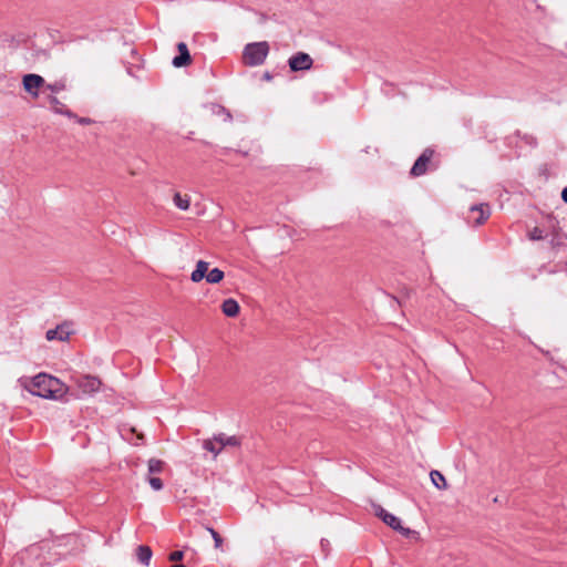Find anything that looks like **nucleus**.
I'll list each match as a JSON object with an SVG mask.
<instances>
[{"instance_id": "nucleus-11", "label": "nucleus", "mask_w": 567, "mask_h": 567, "mask_svg": "<svg viewBox=\"0 0 567 567\" xmlns=\"http://www.w3.org/2000/svg\"><path fill=\"white\" fill-rule=\"evenodd\" d=\"M47 101L51 107V110L56 113V114H61V115H65L68 117H76V114H74L70 109H68V106L65 104H63L58 97L56 95H53V94H48L47 95Z\"/></svg>"}, {"instance_id": "nucleus-25", "label": "nucleus", "mask_w": 567, "mask_h": 567, "mask_svg": "<svg viewBox=\"0 0 567 567\" xmlns=\"http://www.w3.org/2000/svg\"><path fill=\"white\" fill-rule=\"evenodd\" d=\"M34 551H37V547L34 546L27 548L25 550L18 554V556L16 557V561H20L22 564L25 560L27 556L33 554Z\"/></svg>"}, {"instance_id": "nucleus-21", "label": "nucleus", "mask_w": 567, "mask_h": 567, "mask_svg": "<svg viewBox=\"0 0 567 567\" xmlns=\"http://www.w3.org/2000/svg\"><path fill=\"white\" fill-rule=\"evenodd\" d=\"M164 462L157 458H151L148 461V473L156 474L163 471Z\"/></svg>"}, {"instance_id": "nucleus-30", "label": "nucleus", "mask_w": 567, "mask_h": 567, "mask_svg": "<svg viewBox=\"0 0 567 567\" xmlns=\"http://www.w3.org/2000/svg\"><path fill=\"white\" fill-rule=\"evenodd\" d=\"M561 198L565 203H567V186L561 192Z\"/></svg>"}, {"instance_id": "nucleus-1", "label": "nucleus", "mask_w": 567, "mask_h": 567, "mask_svg": "<svg viewBox=\"0 0 567 567\" xmlns=\"http://www.w3.org/2000/svg\"><path fill=\"white\" fill-rule=\"evenodd\" d=\"M21 384L31 394L49 400H62L69 392L66 384L47 373H39L33 378L23 379Z\"/></svg>"}, {"instance_id": "nucleus-9", "label": "nucleus", "mask_w": 567, "mask_h": 567, "mask_svg": "<svg viewBox=\"0 0 567 567\" xmlns=\"http://www.w3.org/2000/svg\"><path fill=\"white\" fill-rule=\"evenodd\" d=\"M434 155V151L431 148H425L423 153L415 161L414 165L411 168L410 174L414 177L422 176L427 171V165L430 164L432 157Z\"/></svg>"}, {"instance_id": "nucleus-3", "label": "nucleus", "mask_w": 567, "mask_h": 567, "mask_svg": "<svg viewBox=\"0 0 567 567\" xmlns=\"http://www.w3.org/2000/svg\"><path fill=\"white\" fill-rule=\"evenodd\" d=\"M208 266L209 264L204 260H198L196 264L195 270L190 275V279L193 282H199L204 278H206L207 282L209 284H218L224 279V271L219 268L212 269L208 274Z\"/></svg>"}, {"instance_id": "nucleus-19", "label": "nucleus", "mask_w": 567, "mask_h": 567, "mask_svg": "<svg viewBox=\"0 0 567 567\" xmlns=\"http://www.w3.org/2000/svg\"><path fill=\"white\" fill-rule=\"evenodd\" d=\"M430 477H431V481L433 483V485L439 488V489H446L447 488V484H446V481H445V477L443 476V474L436 470H433L431 471L430 473Z\"/></svg>"}, {"instance_id": "nucleus-28", "label": "nucleus", "mask_w": 567, "mask_h": 567, "mask_svg": "<svg viewBox=\"0 0 567 567\" xmlns=\"http://www.w3.org/2000/svg\"><path fill=\"white\" fill-rule=\"evenodd\" d=\"M374 513L378 517H380L382 520H384V516L385 515H389V513L382 508L381 506H375L374 507Z\"/></svg>"}, {"instance_id": "nucleus-26", "label": "nucleus", "mask_w": 567, "mask_h": 567, "mask_svg": "<svg viewBox=\"0 0 567 567\" xmlns=\"http://www.w3.org/2000/svg\"><path fill=\"white\" fill-rule=\"evenodd\" d=\"M207 530L210 533V535L214 539L215 547L220 548L221 544H223V538L220 537V535L212 527H207Z\"/></svg>"}, {"instance_id": "nucleus-14", "label": "nucleus", "mask_w": 567, "mask_h": 567, "mask_svg": "<svg viewBox=\"0 0 567 567\" xmlns=\"http://www.w3.org/2000/svg\"><path fill=\"white\" fill-rule=\"evenodd\" d=\"M68 89V80L65 78L58 79L53 82L47 83L44 85V91H48L49 94L56 95L58 93L65 91Z\"/></svg>"}, {"instance_id": "nucleus-23", "label": "nucleus", "mask_w": 567, "mask_h": 567, "mask_svg": "<svg viewBox=\"0 0 567 567\" xmlns=\"http://www.w3.org/2000/svg\"><path fill=\"white\" fill-rule=\"evenodd\" d=\"M213 113L217 114V115H224L225 116V121H230L231 120V114L229 113V111H227L225 107L220 106V105H213Z\"/></svg>"}, {"instance_id": "nucleus-32", "label": "nucleus", "mask_w": 567, "mask_h": 567, "mask_svg": "<svg viewBox=\"0 0 567 567\" xmlns=\"http://www.w3.org/2000/svg\"><path fill=\"white\" fill-rule=\"evenodd\" d=\"M172 567H185V565L179 564V565H173Z\"/></svg>"}, {"instance_id": "nucleus-20", "label": "nucleus", "mask_w": 567, "mask_h": 567, "mask_svg": "<svg viewBox=\"0 0 567 567\" xmlns=\"http://www.w3.org/2000/svg\"><path fill=\"white\" fill-rule=\"evenodd\" d=\"M173 200L175 206L182 210H187L189 208L190 199L187 195L182 196L179 193H175Z\"/></svg>"}, {"instance_id": "nucleus-2", "label": "nucleus", "mask_w": 567, "mask_h": 567, "mask_svg": "<svg viewBox=\"0 0 567 567\" xmlns=\"http://www.w3.org/2000/svg\"><path fill=\"white\" fill-rule=\"evenodd\" d=\"M269 53V44L266 41L248 43L243 52V62L249 66L261 65Z\"/></svg>"}, {"instance_id": "nucleus-31", "label": "nucleus", "mask_w": 567, "mask_h": 567, "mask_svg": "<svg viewBox=\"0 0 567 567\" xmlns=\"http://www.w3.org/2000/svg\"><path fill=\"white\" fill-rule=\"evenodd\" d=\"M264 79H265V80H267V81H270V80L272 79V76H271V74H270V73L266 72V73L264 74Z\"/></svg>"}, {"instance_id": "nucleus-8", "label": "nucleus", "mask_w": 567, "mask_h": 567, "mask_svg": "<svg viewBox=\"0 0 567 567\" xmlns=\"http://www.w3.org/2000/svg\"><path fill=\"white\" fill-rule=\"evenodd\" d=\"M548 223V230L551 236L549 240V245L551 248H557L563 245L564 239L567 238V235L561 231V228L559 226V221L556 219V217L549 215L547 217Z\"/></svg>"}, {"instance_id": "nucleus-16", "label": "nucleus", "mask_w": 567, "mask_h": 567, "mask_svg": "<svg viewBox=\"0 0 567 567\" xmlns=\"http://www.w3.org/2000/svg\"><path fill=\"white\" fill-rule=\"evenodd\" d=\"M216 440L218 445L224 450L226 446H239L240 439L238 436H227L224 433L216 434Z\"/></svg>"}, {"instance_id": "nucleus-12", "label": "nucleus", "mask_w": 567, "mask_h": 567, "mask_svg": "<svg viewBox=\"0 0 567 567\" xmlns=\"http://www.w3.org/2000/svg\"><path fill=\"white\" fill-rule=\"evenodd\" d=\"M177 50H178L179 54L173 59V61H172L173 65L175 68H183V66L189 65L192 63V58H190V54H189L186 43L179 42L177 44Z\"/></svg>"}, {"instance_id": "nucleus-15", "label": "nucleus", "mask_w": 567, "mask_h": 567, "mask_svg": "<svg viewBox=\"0 0 567 567\" xmlns=\"http://www.w3.org/2000/svg\"><path fill=\"white\" fill-rule=\"evenodd\" d=\"M239 310H240V307H239L238 302L233 298L226 299L221 303V311L227 317H230V318L236 317L239 313Z\"/></svg>"}, {"instance_id": "nucleus-27", "label": "nucleus", "mask_w": 567, "mask_h": 567, "mask_svg": "<svg viewBox=\"0 0 567 567\" xmlns=\"http://www.w3.org/2000/svg\"><path fill=\"white\" fill-rule=\"evenodd\" d=\"M184 557V553L182 550H176L169 554V560L171 561H178L182 560Z\"/></svg>"}, {"instance_id": "nucleus-24", "label": "nucleus", "mask_w": 567, "mask_h": 567, "mask_svg": "<svg viewBox=\"0 0 567 567\" xmlns=\"http://www.w3.org/2000/svg\"><path fill=\"white\" fill-rule=\"evenodd\" d=\"M147 481L154 491H161L164 486L163 481L158 477L150 476Z\"/></svg>"}, {"instance_id": "nucleus-29", "label": "nucleus", "mask_w": 567, "mask_h": 567, "mask_svg": "<svg viewBox=\"0 0 567 567\" xmlns=\"http://www.w3.org/2000/svg\"><path fill=\"white\" fill-rule=\"evenodd\" d=\"M78 123H80L81 125H89V124H92L93 123V120L90 118V117H74Z\"/></svg>"}, {"instance_id": "nucleus-6", "label": "nucleus", "mask_w": 567, "mask_h": 567, "mask_svg": "<svg viewBox=\"0 0 567 567\" xmlns=\"http://www.w3.org/2000/svg\"><path fill=\"white\" fill-rule=\"evenodd\" d=\"M75 384L83 394L91 395L100 390L102 382L99 378L86 374L76 378Z\"/></svg>"}, {"instance_id": "nucleus-17", "label": "nucleus", "mask_w": 567, "mask_h": 567, "mask_svg": "<svg viewBox=\"0 0 567 567\" xmlns=\"http://www.w3.org/2000/svg\"><path fill=\"white\" fill-rule=\"evenodd\" d=\"M136 556L142 565L148 566L152 558V550L148 546L141 545L136 549Z\"/></svg>"}, {"instance_id": "nucleus-13", "label": "nucleus", "mask_w": 567, "mask_h": 567, "mask_svg": "<svg viewBox=\"0 0 567 567\" xmlns=\"http://www.w3.org/2000/svg\"><path fill=\"white\" fill-rule=\"evenodd\" d=\"M388 526L393 528L394 530L399 532L403 536H409L412 530L410 528H405L402 526L400 518L389 513V515L384 516V520Z\"/></svg>"}, {"instance_id": "nucleus-18", "label": "nucleus", "mask_w": 567, "mask_h": 567, "mask_svg": "<svg viewBox=\"0 0 567 567\" xmlns=\"http://www.w3.org/2000/svg\"><path fill=\"white\" fill-rule=\"evenodd\" d=\"M203 449L210 452L214 455V457H216L223 451L220 445H218L216 435H214L212 439L204 440Z\"/></svg>"}, {"instance_id": "nucleus-7", "label": "nucleus", "mask_w": 567, "mask_h": 567, "mask_svg": "<svg viewBox=\"0 0 567 567\" xmlns=\"http://www.w3.org/2000/svg\"><path fill=\"white\" fill-rule=\"evenodd\" d=\"M491 209L487 204L474 205L470 208L467 221L474 226H480L487 220Z\"/></svg>"}, {"instance_id": "nucleus-22", "label": "nucleus", "mask_w": 567, "mask_h": 567, "mask_svg": "<svg viewBox=\"0 0 567 567\" xmlns=\"http://www.w3.org/2000/svg\"><path fill=\"white\" fill-rule=\"evenodd\" d=\"M528 238L533 241L542 240L545 238L544 230L539 227H534L528 231Z\"/></svg>"}, {"instance_id": "nucleus-4", "label": "nucleus", "mask_w": 567, "mask_h": 567, "mask_svg": "<svg viewBox=\"0 0 567 567\" xmlns=\"http://www.w3.org/2000/svg\"><path fill=\"white\" fill-rule=\"evenodd\" d=\"M45 80L34 73L24 74L22 78V86L24 91L33 99H38L40 91H44Z\"/></svg>"}, {"instance_id": "nucleus-5", "label": "nucleus", "mask_w": 567, "mask_h": 567, "mask_svg": "<svg viewBox=\"0 0 567 567\" xmlns=\"http://www.w3.org/2000/svg\"><path fill=\"white\" fill-rule=\"evenodd\" d=\"M288 65L292 72L308 71L312 68L313 60L308 53L297 52L289 58Z\"/></svg>"}, {"instance_id": "nucleus-10", "label": "nucleus", "mask_w": 567, "mask_h": 567, "mask_svg": "<svg viewBox=\"0 0 567 567\" xmlns=\"http://www.w3.org/2000/svg\"><path fill=\"white\" fill-rule=\"evenodd\" d=\"M73 333L71 329L70 322H63L55 327L54 329H50L45 333V338L48 341L59 340L66 341L70 336Z\"/></svg>"}]
</instances>
